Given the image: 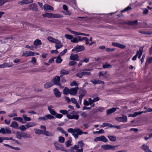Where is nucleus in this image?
<instances>
[{
    "label": "nucleus",
    "mask_w": 152,
    "mask_h": 152,
    "mask_svg": "<svg viewBox=\"0 0 152 152\" xmlns=\"http://www.w3.org/2000/svg\"><path fill=\"white\" fill-rule=\"evenodd\" d=\"M68 132L71 133L75 139H77L79 135H81L82 134H87V132H83L79 128H75L73 129L72 128H69L67 130Z\"/></svg>",
    "instance_id": "obj_1"
},
{
    "label": "nucleus",
    "mask_w": 152,
    "mask_h": 152,
    "mask_svg": "<svg viewBox=\"0 0 152 152\" xmlns=\"http://www.w3.org/2000/svg\"><path fill=\"white\" fill-rule=\"evenodd\" d=\"M16 137L18 139H20L22 137L25 139L31 138L30 135L26 132H18L16 134Z\"/></svg>",
    "instance_id": "obj_2"
},
{
    "label": "nucleus",
    "mask_w": 152,
    "mask_h": 152,
    "mask_svg": "<svg viewBox=\"0 0 152 152\" xmlns=\"http://www.w3.org/2000/svg\"><path fill=\"white\" fill-rule=\"evenodd\" d=\"M42 15L44 17L50 18H58L62 17L61 15L59 14L48 13L43 14Z\"/></svg>",
    "instance_id": "obj_3"
},
{
    "label": "nucleus",
    "mask_w": 152,
    "mask_h": 152,
    "mask_svg": "<svg viewBox=\"0 0 152 152\" xmlns=\"http://www.w3.org/2000/svg\"><path fill=\"white\" fill-rule=\"evenodd\" d=\"M118 145H101V148L105 150H114L115 148L117 147Z\"/></svg>",
    "instance_id": "obj_4"
},
{
    "label": "nucleus",
    "mask_w": 152,
    "mask_h": 152,
    "mask_svg": "<svg viewBox=\"0 0 152 152\" xmlns=\"http://www.w3.org/2000/svg\"><path fill=\"white\" fill-rule=\"evenodd\" d=\"M94 141L96 142L98 141H102L104 142H107L108 140L104 136H102L100 137H96L94 139Z\"/></svg>",
    "instance_id": "obj_5"
},
{
    "label": "nucleus",
    "mask_w": 152,
    "mask_h": 152,
    "mask_svg": "<svg viewBox=\"0 0 152 152\" xmlns=\"http://www.w3.org/2000/svg\"><path fill=\"white\" fill-rule=\"evenodd\" d=\"M85 49L83 45H79L78 46L75 47L73 49L72 51L73 52L75 51L76 53H78V52H81L83 51Z\"/></svg>",
    "instance_id": "obj_6"
},
{
    "label": "nucleus",
    "mask_w": 152,
    "mask_h": 152,
    "mask_svg": "<svg viewBox=\"0 0 152 152\" xmlns=\"http://www.w3.org/2000/svg\"><path fill=\"white\" fill-rule=\"evenodd\" d=\"M115 119L120 122H126L127 121V117L126 115H122V117H116Z\"/></svg>",
    "instance_id": "obj_7"
},
{
    "label": "nucleus",
    "mask_w": 152,
    "mask_h": 152,
    "mask_svg": "<svg viewBox=\"0 0 152 152\" xmlns=\"http://www.w3.org/2000/svg\"><path fill=\"white\" fill-rule=\"evenodd\" d=\"M79 88L78 86H76L74 88H72L70 89L69 94L73 96L76 95L77 92Z\"/></svg>",
    "instance_id": "obj_8"
},
{
    "label": "nucleus",
    "mask_w": 152,
    "mask_h": 152,
    "mask_svg": "<svg viewBox=\"0 0 152 152\" xmlns=\"http://www.w3.org/2000/svg\"><path fill=\"white\" fill-rule=\"evenodd\" d=\"M54 43H55V47L56 50L59 49L63 46L62 43L58 39H57Z\"/></svg>",
    "instance_id": "obj_9"
},
{
    "label": "nucleus",
    "mask_w": 152,
    "mask_h": 152,
    "mask_svg": "<svg viewBox=\"0 0 152 152\" xmlns=\"http://www.w3.org/2000/svg\"><path fill=\"white\" fill-rule=\"evenodd\" d=\"M29 9L33 11H37L38 10L37 5L35 3L29 4L28 6Z\"/></svg>",
    "instance_id": "obj_10"
},
{
    "label": "nucleus",
    "mask_w": 152,
    "mask_h": 152,
    "mask_svg": "<svg viewBox=\"0 0 152 152\" xmlns=\"http://www.w3.org/2000/svg\"><path fill=\"white\" fill-rule=\"evenodd\" d=\"M66 116L68 119H75L77 120L78 119L79 117V115L78 114L74 115V114L72 115H71L70 114L66 115Z\"/></svg>",
    "instance_id": "obj_11"
},
{
    "label": "nucleus",
    "mask_w": 152,
    "mask_h": 152,
    "mask_svg": "<svg viewBox=\"0 0 152 152\" xmlns=\"http://www.w3.org/2000/svg\"><path fill=\"white\" fill-rule=\"evenodd\" d=\"M112 45L113 46L117 47L121 49H123L125 48L126 47V46L125 45L116 42L112 43Z\"/></svg>",
    "instance_id": "obj_12"
},
{
    "label": "nucleus",
    "mask_w": 152,
    "mask_h": 152,
    "mask_svg": "<svg viewBox=\"0 0 152 152\" xmlns=\"http://www.w3.org/2000/svg\"><path fill=\"white\" fill-rule=\"evenodd\" d=\"M60 77L58 76H57L55 77L52 80V81L54 83L55 85H57L60 83Z\"/></svg>",
    "instance_id": "obj_13"
},
{
    "label": "nucleus",
    "mask_w": 152,
    "mask_h": 152,
    "mask_svg": "<svg viewBox=\"0 0 152 152\" xmlns=\"http://www.w3.org/2000/svg\"><path fill=\"white\" fill-rule=\"evenodd\" d=\"M79 56L77 54H72L70 57V59L72 60L78 61Z\"/></svg>",
    "instance_id": "obj_14"
},
{
    "label": "nucleus",
    "mask_w": 152,
    "mask_h": 152,
    "mask_svg": "<svg viewBox=\"0 0 152 152\" xmlns=\"http://www.w3.org/2000/svg\"><path fill=\"white\" fill-rule=\"evenodd\" d=\"M33 1V0H23L22 1H19L18 4L21 5L26 4L32 3Z\"/></svg>",
    "instance_id": "obj_15"
},
{
    "label": "nucleus",
    "mask_w": 152,
    "mask_h": 152,
    "mask_svg": "<svg viewBox=\"0 0 152 152\" xmlns=\"http://www.w3.org/2000/svg\"><path fill=\"white\" fill-rule=\"evenodd\" d=\"M43 9L45 10H53L54 9L53 7L52 6L48 4H45L44 5Z\"/></svg>",
    "instance_id": "obj_16"
},
{
    "label": "nucleus",
    "mask_w": 152,
    "mask_h": 152,
    "mask_svg": "<svg viewBox=\"0 0 152 152\" xmlns=\"http://www.w3.org/2000/svg\"><path fill=\"white\" fill-rule=\"evenodd\" d=\"M70 71L68 70L62 69L60 71V77H61L63 76L69 74V73Z\"/></svg>",
    "instance_id": "obj_17"
},
{
    "label": "nucleus",
    "mask_w": 152,
    "mask_h": 152,
    "mask_svg": "<svg viewBox=\"0 0 152 152\" xmlns=\"http://www.w3.org/2000/svg\"><path fill=\"white\" fill-rule=\"evenodd\" d=\"M143 49V47L142 46L140 47L139 48V51H137V57L138 56V58L139 59H140V58L141 56L142 55Z\"/></svg>",
    "instance_id": "obj_18"
},
{
    "label": "nucleus",
    "mask_w": 152,
    "mask_h": 152,
    "mask_svg": "<svg viewBox=\"0 0 152 152\" xmlns=\"http://www.w3.org/2000/svg\"><path fill=\"white\" fill-rule=\"evenodd\" d=\"M48 108L50 114L53 115H55L56 114V112L52 108H53L52 106H49L48 107Z\"/></svg>",
    "instance_id": "obj_19"
},
{
    "label": "nucleus",
    "mask_w": 152,
    "mask_h": 152,
    "mask_svg": "<svg viewBox=\"0 0 152 152\" xmlns=\"http://www.w3.org/2000/svg\"><path fill=\"white\" fill-rule=\"evenodd\" d=\"M33 55L34 54L33 53V52L31 51H26L23 53V54L22 55V56H24L25 57H27L28 56H33Z\"/></svg>",
    "instance_id": "obj_20"
},
{
    "label": "nucleus",
    "mask_w": 152,
    "mask_h": 152,
    "mask_svg": "<svg viewBox=\"0 0 152 152\" xmlns=\"http://www.w3.org/2000/svg\"><path fill=\"white\" fill-rule=\"evenodd\" d=\"M118 108L113 107L111 108L108 109L107 110V114L108 115L112 113L115 112L117 109H118Z\"/></svg>",
    "instance_id": "obj_21"
},
{
    "label": "nucleus",
    "mask_w": 152,
    "mask_h": 152,
    "mask_svg": "<svg viewBox=\"0 0 152 152\" xmlns=\"http://www.w3.org/2000/svg\"><path fill=\"white\" fill-rule=\"evenodd\" d=\"M53 91H54V94L56 97H60L61 96V93L58 91L57 88H54L53 89Z\"/></svg>",
    "instance_id": "obj_22"
},
{
    "label": "nucleus",
    "mask_w": 152,
    "mask_h": 152,
    "mask_svg": "<svg viewBox=\"0 0 152 152\" xmlns=\"http://www.w3.org/2000/svg\"><path fill=\"white\" fill-rule=\"evenodd\" d=\"M137 20H134V21H129L127 23H125L130 25L135 26L137 25Z\"/></svg>",
    "instance_id": "obj_23"
},
{
    "label": "nucleus",
    "mask_w": 152,
    "mask_h": 152,
    "mask_svg": "<svg viewBox=\"0 0 152 152\" xmlns=\"http://www.w3.org/2000/svg\"><path fill=\"white\" fill-rule=\"evenodd\" d=\"M43 134L46 136L49 137H52L54 136V133L53 132H50L48 131H45L44 132Z\"/></svg>",
    "instance_id": "obj_24"
},
{
    "label": "nucleus",
    "mask_w": 152,
    "mask_h": 152,
    "mask_svg": "<svg viewBox=\"0 0 152 152\" xmlns=\"http://www.w3.org/2000/svg\"><path fill=\"white\" fill-rule=\"evenodd\" d=\"M36 124L34 122H29L26 124L25 125L27 129L34 126H35Z\"/></svg>",
    "instance_id": "obj_25"
},
{
    "label": "nucleus",
    "mask_w": 152,
    "mask_h": 152,
    "mask_svg": "<svg viewBox=\"0 0 152 152\" xmlns=\"http://www.w3.org/2000/svg\"><path fill=\"white\" fill-rule=\"evenodd\" d=\"M53 85L51 82H48L45 83L44 85V87L45 88H48Z\"/></svg>",
    "instance_id": "obj_26"
},
{
    "label": "nucleus",
    "mask_w": 152,
    "mask_h": 152,
    "mask_svg": "<svg viewBox=\"0 0 152 152\" xmlns=\"http://www.w3.org/2000/svg\"><path fill=\"white\" fill-rule=\"evenodd\" d=\"M10 126L15 129H18V125L17 122L15 121H13L11 124Z\"/></svg>",
    "instance_id": "obj_27"
},
{
    "label": "nucleus",
    "mask_w": 152,
    "mask_h": 152,
    "mask_svg": "<svg viewBox=\"0 0 152 152\" xmlns=\"http://www.w3.org/2000/svg\"><path fill=\"white\" fill-rule=\"evenodd\" d=\"M34 44L35 46H37V45H41L42 44V42L40 40L37 39L34 41Z\"/></svg>",
    "instance_id": "obj_28"
},
{
    "label": "nucleus",
    "mask_w": 152,
    "mask_h": 152,
    "mask_svg": "<svg viewBox=\"0 0 152 152\" xmlns=\"http://www.w3.org/2000/svg\"><path fill=\"white\" fill-rule=\"evenodd\" d=\"M70 89L67 87H65L63 90V93L65 95L69 94Z\"/></svg>",
    "instance_id": "obj_29"
},
{
    "label": "nucleus",
    "mask_w": 152,
    "mask_h": 152,
    "mask_svg": "<svg viewBox=\"0 0 152 152\" xmlns=\"http://www.w3.org/2000/svg\"><path fill=\"white\" fill-rule=\"evenodd\" d=\"M71 110H59V113L64 115H68L69 114V111H70Z\"/></svg>",
    "instance_id": "obj_30"
},
{
    "label": "nucleus",
    "mask_w": 152,
    "mask_h": 152,
    "mask_svg": "<svg viewBox=\"0 0 152 152\" xmlns=\"http://www.w3.org/2000/svg\"><path fill=\"white\" fill-rule=\"evenodd\" d=\"M144 113V112L143 111H141L138 112H135L133 114H131L129 115V116L132 117H134L137 115H140L142 114V113Z\"/></svg>",
    "instance_id": "obj_31"
},
{
    "label": "nucleus",
    "mask_w": 152,
    "mask_h": 152,
    "mask_svg": "<svg viewBox=\"0 0 152 152\" xmlns=\"http://www.w3.org/2000/svg\"><path fill=\"white\" fill-rule=\"evenodd\" d=\"M54 145L57 150H59L61 149L60 147L61 145L58 142L55 141L54 142Z\"/></svg>",
    "instance_id": "obj_32"
},
{
    "label": "nucleus",
    "mask_w": 152,
    "mask_h": 152,
    "mask_svg": "<svg viewBox=\"0 0 152 152\" xmlns=\"http://www.w3.org/2000/svg\"><path fill=\"white\" fill-rule=\"evenodd\" d=\"M107 137L111 141L114 142L116 140V137L114 136L108 135Z\"/></svg>",
    "instance_id": "obj_33"
},
{
    "label": "nucleus",
    "mask_w": 152,
    "mask_h": 152,
    "mask_svg": "<svg viewBox=\"0 0 152 152\" xmlns=\"http://www.w3.org/2000/svg\"><path fill=\"white\" fill-rule=\"evenodd\" d=\"M47 39L50 42L54 43L56 41L57 39L53 38L51 36L48 37H47Z\"/></svg>",
    "instance_id": "obj_34"
},
{
    "label": "nucleus",
    "mask_w": 152,
    "mask_h": 152,
    "mask_svg": "<svg viewBox=\"0 0 152 152\" xmlns=\"http://www.w3.org/2000/svg\"><path fill=\"white\" fill-rule=\"evenodd\" d=\"M22 117L25 121H30L31 120V118L30 117H27L26 115L25 114L23 115H22Z\"/></svg>",
    "instance_id": "obj_35"
},
{
    "label": "nucleus",
    "mask_w": 152,
    "mask_h": 152,
    "mask_svg": "<svg viewBox=\"0 0 152 152\" xmlns=\"http://www.w3.org/2000/svg\"><path fill=\"white\" fill-rule=\"evenodd\" d=\"M13 120L15 121H18L20 122H21L23 123H24L22 122L23 120V118L20 117H14L13 118Z\"/></svg>",
    "instance_id": "obj_36"
},
{
    "label": "nucleus",
    "mask_w": 152,
    "mask_h": 152,
    "mask_svg": "<svg viewBox=\"0 0 152 152\" xmlns=\"http://www.w3.org/2000/svg\"><path fill=\"white\" fill-rule=\"evenodd\" d=\"M62 60L60 56L58 55L56 57V62L57 64L60 63L62 62Z\"/></svg>",
    "instance_id": "obj_37"
},
{
    "label": "nucleus",
    "mask_w": 152,
    "mask_h": 152,
    "mask_svg": "<svg viewBox=\"0 0 152 152\" xmlns=\"http://www.w3.org/2000/svg\"><path fill=\"white\" fill-rule=\"evenodd\" d=\"M13 113L10 114L8 115V116L10 117H12L14 116H17V114L16 113V112L15 110H14L13 111Z\"/></svg>",
    "instance_id": "obj_38"
},
{
    "label": "nucleus",
    "mask_w": 152,
    "mask_h": 152,
    "mask_svg": "<svg viewBox=\"0 0 152 152\" xmlns=\"http://www.w3.org/2000/svg\"><path fill=\"white\" fill-rule=\"evenodd\" d=\"M86 91L83 89H81L80 91L79 94L80 95H82L83 96H84L86 94Z\"/></svg>",
    "instance_id": "obj_39"
},
{
    "label": "nucleus",
    "mask_w": 152,
    "mask_h": 152,
    "mask_svg": "<svg viewBox=\"0 0 152 152\" xmlns=\"http://www.w3.org/2000/svg\"><path fill=\"white\" fill-rule=\"evenodd\" d=\"M102 67L104 68H111L112 66L110 64H107V63H105V64H103Z\"/></svg>",
    "instance_id": "obj_40"
},
{
    "label": "nucleus",
    "mask_w": 152,
    "mask_h": 152,
    "mask_svg": "<svg viewBox=\"0 0 152 152\" xmlns=\"http://www.w3.org/2000/svg\"><path fill=\"white\" fill-rule=\"evenodd\" d=\"M84 145V144L82 140L78 142L77 143V145L78 146L79 148H82Z\"/></svg>",
    "instance_id": "obj_41"
},
{
    "label": "nucleus",
    "mask_w": 152,
    "mask_h": 152,
    "mask_svg": "<svg viewBox=\"0 0 152 152\" xmlns=\"http://www.w3.org/2000/svg\"><path fill=\"white\" fill-rule=\"evenodd\" d=\"M35 133L37 134H43L44 132L41 129H37L35 131Z\"/></svg>",
    "instance_id": "obj_42"
},
{
    "label": "nucleus",
    "mask_w": 152,
    "mask_h": 152,
    "mask_svg": "<svg viewBox=\"0 0 152 152\" xmlns=\"http://www.w3.org/2000/svg\"><path fill=\"white\" fill-rule=\"evenodd\" d=\"M10 66H11L8 65V64L7 63L0 64V68H4L6 67H10Z\"/></svg>",
    "instance_id": "obj_43"
},
{
    "label": "nucleus",
    "mask_w": 152,
    "mask_h": 152,
    "mask_svg": "<svg viewBox=\"0 0 152 152\" xmlns=\"http://www.w3.org/2000/svg\"><path fill=\"white\" fill-rule=\"evenodd\" d=\"M141 148L145 151L149 148L148 146L145 144H143L141 147Z\"/></svg>",
    "instance_id": "obj_44"
},
{
    "label": "nucleus",
    "mask_w": 152,
    "mask_h": 152,
    "mask_svg": "<svg viewBox=\"0 0 152 152\" xmlns=\"http://www.w3.org/2000/svg\"><path fill=\"white\" fill-rule=\"evenodd\" d=\"M74 149L73 148H71L70 150V152H83V148L79 149L78 150H76V152L75 151Z\"/></svg>",
    "instance_id": "obj_45"
},
{
    "label": "nucleus",
    "mask_w": 152,
    "mask_h": 152,
    "mask_svg": "<svg viewBox=\"0 0 152 152\" xmlns=\"http://www.w3.org/2000/svg\"><path fill=\"white\" fill-rule=\"evenodd\" d=\"M67 49H65L63 51L61 52L58 55L59 56H63L65 53H66L67 52Z\"/></svg>",
    "instance_id": "obj_46"
},
{
    "label": "nucleus",
    "mask_w": 152,
    "mask_h": 152,
    "mask_svg": "<svg viewBox=\"0 0 152 152\" xmlns=\"http://www.w3.org/2000/svg\"><path fill=\"white\" fill-rule=\"evenodd\" d=\"M105 109V108L102 107H98L96 110V112H101L103 111Z\"/></svg>",
    "instance_id": "obj_47"
},
{
    "label": "nucleus",
    "mask_w": 152,
    "mask_h": 152,
    "mask_svg": "<svg viewBox=\"0 0 152 152\" xmlns=\"http://www.w3.org/2000/svg\"><path fill=\"white\" fill-rule=\"evenodd\" d=\"M10 0H0V6H2L5 3L9 2Z\"/></svg>",
    "instance_id": "obj_48"
},
{
    "label": "nucleus",
    "mask_w": 152,
    "mask_h": 152,
    "mask_svg": "<svg viewBox=\"0 0 152 152\" xmlns=\"http://www.w3.org/2000/svg\"><path fill=\"white\" fill-rule=\"evenodd\" d=\"M64 138L62 137H59L58 138V141L61 143H63L64 142Z\"/></svg>",
    "instance_id": "obj_49"
},
{
    "label": "nucleus",
    "mask_w": 152,
    "mask_h": 152,
    "mask_svg": "<svg viewBox=\"0 0 152 152\" xmlns=\"http://www.w3.org/2000/svg\"><path fill=\"white\" fill-rule=\"evenodd\" d=\"M20 129L21 131H25L27 128L25 125H22L20 127Z\"/></svg>",
    "instance_id": "obj_50"
},
{
    "label": "nucleus",
    "mask_w": 152,
    "mask_h": 152,
    "mask_svg": "<svg viewBox=\"0 0 152 152\" xmlns=\"http://www.w3.org/2000/svg\"><path fill=\"white\" fill-rule=\"evenodd\" d=\"M71 140H68L65 142V144L67 147H69L71 145Z\"/></svg>",
    "instance_id": "obj_51"
},
{
    "label": "nucleus",
    "mask_w": 152,
    "mask_h": 152,
    "mask_svg": "<svg viewBox=\"0 0 152 152\" xmlns=\"http://www.w3.org/2000/svg\"><path fill=\"white\" fill-rule=\"evenodd\" d=\"M76 76L79 78H82L83 76V72H79L77 73L76 74Z\"/></svg>",
    "instance_id": "obj_52"
},
{
    "label": "nucleus",
    "mask_w": 152,
    "mask_h": 152,
    "mask_svg": "<svg viewBox=\"0 0 152 152\" xmlns=\"http://www.w3.org/2000/svg\"><path fill=\"white\" fill-rule=\"evenodd\" d=\"M65 37L66 38L69 39H71L73 38V36L72 35L66 34L64 35Z\"/></svg>",
    "instance_id": "obj_53"
},
{
    "label": "nucleus",
    "mask_w": 152,
    "mask_h": 152,
    "mask_svg": "<svg viewBox=\"0 0 152 152\" xmlns=\"http://www.w3.org/2000/svg\"><path fill=\"white\" fill-rule=\"evenodd\" d=\"M104 132V131L102 129H100L99 131L94 132V134H102Z\"/></svg>",
    "instance_id": "obj_54"
},
{
    "label": "nucleus",
    "mask_w": 152,
    "mask_h": 152,
    "mask_svg": "<svg viewBox=\"0 0 152 152\" xmlns=\"http://www.w3.org/2000/svg\"><path fill=\"white\" fill-rule=\"evenodd\" d=\"M70 86H78V84L75 81H74L72 82V83H70Z\"/></svg>",
    "instance_id": "obj_55"
},
{
    "label": "nucleus",
    "mask_w": 152,
    "mask_h": 152,
    "mask_svg": "<svg viewBox=\"0 0 152 152\" xmlns=\"http://www.w3.org/2000/svg\"><path fill=\"white\" fill-rule=\"evenodd\" d=\"M77 38V40H78V42L79 41H82L83 40H84L85 37L82 38L80 36H78Z\"/></svg>",
    "instance_id": "obj_56"
},
{
    "label": "nucleus",
    "mask_w": 152,
    "mask_h": 152,
    "mask_svg": "<svg viewBox=\"0 0 152 152\" xmlns=\"http://www.w3.org/2000/svg\"><path fill=\"white\" fill-rule=\"evenodd\" d=\"M77 63L76 62L74 61H70L69 62V66H72Z\"/></svg>",
    "instance_id": "obj_57"
},
{
    "label": "nucleus",
    "mask_w": 152,
    "mask_h": 152,
    "mask_svg": "<svg viewBox=\"0 0 152 152\" xmlns=\"http://www.w3.org/2000/svg\"><path fill=\"white\" fill-rule=\"evenodd\" d=\"M55 117L58 118L60 119L62 118L63 117V115L60 114H57L55 115Z\"/></svg>",
    "instance_id": "obj_58"
},
{
    "label": "nucleus",
    "mask_w": 152,
    "mask_h": 152,
    "mask_svg": "<svg viewBox=\"0 0 152 152\" xmlns=\"http://www.w3.org/2000/svg\"><path fill=\"white\" fill-rule=\"evenodd\" d=\"M0 133L3 134H5L6 133L5 129L4 128H1L0 129Z\"/></svg>",
    "instance_id": "obj_59"
},
{
    "label": "nucleus",
    "mask_w": 152,
    "mask_h": 152,
    "mask_svg": "<svg viewBox=\"0 0 152 152\" xmlns=\"http://www.w3.org/2000/svg\"><path fill=\"white\" fill-rule=\"evenodd\" d=\"M5 129L6 133L8 134H10L11 133V131L9 128H6Z\"/></svg>",
    "instance_id": "obj_60"
},
{
    "label": "nucleus",
    "mask_w": 152,
    "mask_h": 152,
    "mask_svg": "<svg viewBox=\"0 0 152 152\" xmlns=\"http://www.w3.org/2000/svg\"><path fill=\"white\" fill-rule=\"evenodd\" d=\"M71 42H72L73 43H77L78 42V41L77 40V37L76 38H73L71 40Z\"/></svg>",
    "instance_id": "obj_61"
},
{
    "label": "nucleus",
    "mask_w": 152,
    "mask_h": 152,
    "mask_svg": "<svg viewBox=\"0 0 152 152\" xmlns=\"http://www.w3.org/2000/svg\"><path fill=\"white\" fill-rule=\"evenodd\" d=\"M86 70L83 72V75H91V73L89 72L85 71Z\"/></svg>",
    "instance_id": "obj_62"
},
{
    "label": "nucleus",
    "mask_w": 152,
    "mask_h": 152,
    "mask_svg": "<svg viewBox=\"0 0 152 152\" xmlns=\"http://www.w3.org/2000/svg\"><path fill=\"white\" fill-rule=\"evenodd\" d=\"M30 62L34 64L36 63V60L35 57H34L32 58Z\"/></svg>",
    "instance_id": "obj_63"
},
{
    "label": "nucleus",
    "mask_w": 152,
    "mask_h": 152,
    "mask_svg": "<svg viewBox=\"0 0 152 152\" xmlns=\"http://www.w3.org/2000/svg\"><path fill=\"white\" fill-rule=\"evenodd\" d=\"M71 101L74 104L76 103L77 102L76 99L74 98H72L71 99Z\"/></svg>",
    "instance_id": "obj_64"
}]
</instances>
